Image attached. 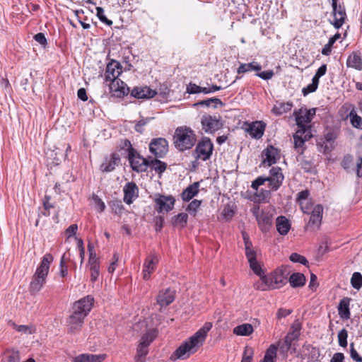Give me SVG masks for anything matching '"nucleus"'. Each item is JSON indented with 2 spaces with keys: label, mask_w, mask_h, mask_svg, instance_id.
Segmentation results:
<instances>
[{
  "label": "nucleus",
  "mask_w": 362,
  "mask_h": 362,
  "mask_svg": "<svg viewBox=\"0 0 362 362\" xmlns=\"http://www.w3.org/2000/svg\"><path fill=\"white\" fill-rule=\"evenodd\" d=\"M93 302L94 298L88 295L74 303L71 314L66 319L69 334H75L81 331L86 317L92 309Z\"/></svg>",
  "instance_id": "1"
},
{
  "label": "nucleus",
  "mask_w": 362,
  "mask_h": 362,
  "mask_svg": "<svg viewBox=\"0 0 362 362\" xmlns=\"http://www.w3.org/2000/svg\"><path fill=\"white\" fill-rule=\"evenodd\" d=\"M212 328V323L206 322L191 337L184 341L171 356V359H187L203 345L207 333Z\"/></svg>",
  "instance_id": "2"
},
{
  "label": "nucleus",
  "mask_w": 362,
  "mask_h": 362,
  "mask_svg": "<svg viewBox=\"0 0 362 362\" xmlns=\"http://www.w3.org/2000/svg\"><path fill=\"white\" fill-rule=\"evenodd\" d=\"M53 259L54 257L50 253H47L42 257L29 285V291L32 295L37 293L46 283L50 264Z\"/></svg>",
  "instance_id": "3"
},
{
  "label": "nucleus",
  "mask_w": 362,
  "mask_h": 362,
  "mask_svg": "<svg viewBox=\"0 0 362 362\" xmlns=\"http://www.w3.org/2000/svg\"><path fill=\"white\" fill-rule=\"evenodd\" d=\"M197 141L194 132L189 127H180L175 130L174 135V144L175 147L184 151L190 149Z\"/></svg>",
  "instance_id": "4"
},
{
  "label": "nucleus",
  "mask_w": 362,
  "mask_h": 362,
  "mask_svg": "<svg viewBox=\"0 0 362 362\" xmlns=\"http://www.w3.org/2000/svg\"><path fill=\"white\" fill-rule=\"evenodd\" d=\"M259 276L262 282L259 284H256L255 287L257 289L261 291L279 288L287 282L286 277L284 276L282 270H276L270 275L262 276L261 274Z\"/></svg>",
  "instance_id": "5"
},
{
  "label": "nucleus",
  "mask_w": 362,
  "mask_h": 362,
  "mask_svg": "<svg viewBox=\"0 0 362 362\" xmlns=\"http://www.w3.org/2000/svg\"><path fill=\"white\" fill-rule=\"evenodd\" d=\"M251 212L255 216L258 226L262 232H267L273 223V214L271 209L260 210L259 206L255 205L251 209Z\"/></svg>",
  "instance_id": "6"
},
{
  "label": "nucleus",
  "mask_w": 362,
  "mask_h": 362,
  "mask_svg": "<svg viewBox=\"0 0 362 362\" xmlns=\"http://www.w3.org/2000/svg\"><path fill=\"white\" fill-rule=\"evenodd\" d=\"M278 346L271 344L267 349L264 358L259 362H276ZM254 349L250 346H245L241 362H252Z\"/></svg>",
  "instance_id": "7"
},
{
  "label": "nucleus",
  "mask_w": 362,
  "mask_h": 362,
  "mask_svg": "<svg viewBox=\"0 0 362 362\" xmlns=\"http://www.w3.org/2000/svg\"><path fill=\"white\" fill-rule=\"evenodd\" d=\"M131 151L128 156V160L132 170L137 173L146 172L149 167L150 157L145 158L138 153L135 149H131Z\"/></svg>",
  "instance_id": "8"
},
{
  "label": "nucleus",
  "mask_w": 362,
  "mask_h": 362,
  "mask_svg": "<svg viewBox=\"0 0 362 362\" xmlns=\"http://www.w3.org/2000/svg\"><path fill=\"white\" fill-rule=\"evenodd\" d=\"M214 150V145L211 139L208 137H204L199 141L195 148L194 154L197 159H201L204 161L210 158Z\"/></svg>",
  "instance_id": "9"
},
{
  "label": "nucleus",
  "mask_w": 362,
  "mask_h": 362,
  "mask_svg": "<svg viewBox=\"0 0 362 362\" xmlns=\"http://www.w3.org/2000/svg\"><path fill=\"white\" fill-rule=\"evenodd\" d=\"M313 136L311 129L309 128L303 127L298 128L293 135L294 148L297 153L303 154L305 149V142L308 141Z\"/></svg>",
  "instance_id": "10"
},
{
  "label": "nucleus",
  "mask_w": 362,
  "mask_h": 362,
  "mask_svg": "<svg viewBox=\"0 0 362 362\" xmlns=\"http://www.w3.org/2000/svg\"><path fill=\"white\" fill-rule=\"evenodd\" d=\"M315 113L316 108L309 110L301 108L298 112H295L296 124L298 128L303 129V127H305L311 129V126L309 124L313 120Z\"/></svg>",
  "instance_id": "11"
},
{
  "label": "nucleus",
  "mask_w": 362,
  "mask_h": 362,
  "mask_svg": "<svg viewBox=\"0 0 362 362\" xmlns=\"http://www.w3.org/2000/svg\"><path fill=\"white\" fill-rule=\"evenodd\" d=\"M148 148L155 158H163L168 151V143L164 138H155L151 141Z\"/></svg>",
  "instance_id": "12"
},
{
  "label": "nucleus",
  "mask_w": 362,
  "mask_h": 362,
  "mask_svg": "<svg viewBox=\"0 0 362 362\" xmlns=\"http://www.w3.org/2000/svg\"><path fill=\"white\" fill-rule=\"evenodd\" d=\"M203 130L206 133H213L223 127L220 116L204 115L201 119Z\"/></svg>",
  "instance_id": "13"
},
{
  "label": "nucleus",
  "mask_w": 362,
  "mask_h": 362,
  "mask_svg": "<svg viewBox=\"0 0 362 362\" xmlns=\"http://www.w3.org/2000/svg\"><path fill=\"white\" fill-rule=\"evenodd\" d=\"M267 178L270 190L277 191L284 180L281 168L278 166L272 167L269 170V175Z\"/></svg>",
  "instance_id": "14"
},
{
  "label": "nucleus",
  "mask_w": 362,
  "mask_h": 362,
  "mask_svg": "<svg viewBox=\"0 0 362 362\" xmlns=\"http://www.w3.org/2000/svg\"><path fill=\"white\" fill-rule=\"evenodd\" d=\"M154 202L156 209L158 213H168L173 209L175 199L173 196H165L158 194L156 195Z\"/></svg>",
  "instance_id": "15"
},
{
  "label": "nucleus",
  "mask_w": 362,
  "mask_h": 362,
  "mask_svg": "<svg viewBox=\"0 0 362 362\" xmlns=\"http://www.w3.org/2000/svg\"><path fill=\"white\" fill-rule=\"evenodd\" d=\"M262 162L264 165L271 166L275 164L280 159V151L272 145H269L262 152Z\"/></svg>",
  "instance_id": "16"
},
{
  "label": "nucleus",
  "mask_w": 362,
  "mask_h": 362,
  "mask_svg": "<svg viewBox=\"0 0 362 362\" xmlns=\"http://www.w3.org/2000/svg\"><path fill=\"white\" fill-rule=\"evenodd\" d=\"M323 206L317 204L313 209L306 228L310 230H315L320 228L322 219Z\"/></svg>",
  "instance_id": "17"
},
{
  "label": "nucleus",
  "mask_w": 362,
  "mask_h": 362,
  "mask_svg": "<svg viewBox=\"0 0 362 362\" xmlns=\"http://www.w3.org/2000/svg\"><path fill=\"white\" fill-rule=\"evenodd\" d=\"M337 2L338 1H336V6H334V4L332 2V13L334 16V20L333 22H331V24L333 25L336 29H339L345 23L346 13L344 6L340 4L338 5Z\"/></svg>",
  "instance_id": "18"
},
{
  "label": "nucleus",
  "mask_w": 362,
  "mask_h": 362,
  "mask_svg": "<svg viewBox=\"0 0 362 362\" xmlns=\"http://www.w3.org/2000/svg\"><path fill=\"white\" fill-rule=\"evenodd\" d=\"M110 90L112 96L123 98L129 93V88L121 79H117L110 82Z\"/></svg>",
  "instance_id": "19"
},
{
  "label": "nucleus",
  "mask_w": 362,
  "mask_h": 362,
  "mask_svg": "<svg viewBox=\"0 0 362 362\" xmlns=\"http://www.w3.org/2000/svg\"><path fill=\"white\" fill-rule=\"evenodd\" d=\"M247 126L245 131L254 139H259L264 134L266 124L262 121H256L252 123L245 122Z\"/></svg>",
  "instance_id": "20"
},
{
  "label": "nucleus",
  "mask_w": 362,
  "mask_h": 362,
  "mask_svg": "<svg viewBox=\"0 0 362 362\" xmlns=\"http://www.w3.org/2000/svg\"><path fill=\"white\" fill-rule=\"evenodd\" d=\"M122 73V66L120 63L115 60L109 62L106 67L105 78L106 81H112L118 78Z\"/></svg>",
  "instance_id": "21"
},
{
  "label": "nucleus",
  "mask_w": 362,
  "mask_h": 362,
  "mask_svg": "<svg viewBox=\"0 0 362 362\" xmlns=\"http://www.w3.org/2000/svg\"><path fill=\"white\" fill-rule=\"evenodd\" d=\"M120 162L119 156L116 153H112L109 157H105L101 165L100 170L103 173H110L115 169V167Z\"/></svg>",
  "instance_id": "22"
},
{
  "label": "nucleus",
  "mask_w": 362,
  "mask_h": 362,
  "mask_svg": "<svg viewBox=\"0 0 362 362\" xmlns=\"http://www.w3.org/2000/svg\"><path fill=\"white\" fill-rule=\"evenodd\" d=\"M157 94L155 90L148 86H136L131 90V96L137 99H148L153 98Z\"/></svg>",
  "instance_id": "23"
},
{
  "label": "nucleus",
  "mask_w": 362,
  "mask_h": 362,
  "mask_svg": "<svg viewBox=\"0 0 362 362\" xmlns=\"http://www.w3.org/2000/svg\"><path fill=\"white\" fill-rule=\"evenodd\" d=\"M124 202L127 204H131L134 199L139 196V188L133 182H127L123 189Z\"/></svg>",
  "instance_id": "24"
},
{
  "label": "nucleus",
  "mask_w": 362,
  "mask_h": 362,
  "mask_svg": "<svg viewBox=\"0 0 362 362\" xmlns=\"http://www.w3.org/2000/svg\"><path fill=\"white\" fill-rule=\"evenodd\" d=\"M175 300V291L170 288L160 291L157 296V303L161 307L168 306Z\"/></svg>",
  "instance_id": "25"
},
{
  "label": "nucleus",
  "mask_w": 362,
  "mask_h": 362,
  "mask_svg": "<svg viewBox=\"0 0 362 362\" xmlns=\"http://www.w3.org/2000/svg\"><path fill=\"white\" fill-rule=\"evenodd\" d=\"M245 255L250 264V269L257 276L262 274L261 266L257 261V252L254 249L245 251Z\"/></svg>",
  "instance_id": "26"
},
{
  "label": "nucleus",
  "mask_w": 362,
  "mask_h": 362,
  "mask_svg": "<svg viewBox=\"0 0 362 362\" xmlns=\"http://www.w3.org/2000/svg\"><path fill=\"white\" fill-rule=\"evenodd\" d=\"M106 356V354H81L76 356L73 362H103Z\"/></svg>",
  "instance_id": "27"
},
{
  "label": "nucleus",
  "mask_w": 362,
  "mask_h": 362,
  "mask_svg": "<svg viewBox=\"0 0 362 362\" xmlns=\"http://www.w3.org/2000/svg\"><path fill=\"white\" fill-rule=\"evenodd\" d=\"M88 267L90 271V281L95 282L98 280L100 274L99 259L94 255H90L88 258Z\"/></svg>",
  "instance_id": "28"
},
{
  "label": "nucleus",
  "mask_w": 362,
  "mask_h": 362,
  "mask_svg": "<svg viewBox=\"0 0 362 362\" xmlns=\"http://www.w3.org/2000/svg\"><path fill=\"white\" fill-rule=\"evenodd\" d=\"M351 298L348 297L343 298L338 305V313L343 320H348L351 317L350 305Z\"/></svg>",
  "instance_id": "29"
},
{
  "label": "nucleus",
  "mask_w": 362,
  "mask_h": 362,
  "mask_svg": "<svg viewBox=\"0 0 362 362\" xmlns=\"http://www.w3.org/2000/svg\"><path fill=\"white\" fill-rule=\"evenodd\" d=\"M158 260L156 257H148L144 264L143 268V278L145 280H148L151 276V274L153 272Z\"/></svg>",
  "instance_id": "30"
},
{
  "label": "nucleus",
  "mask_w": 362,
  "mask_h": 362,
  "mask_svg": "<svg viewBox=\"0 0 362 362\" xmlns=\"http://www.w3.org/2000/svg\"><path fill=\"white\" fill-rule=\"evenodd\" d=\"M346 65L348 67L355 69L358 71H361L362 57L361 56V53L358 52H353L346 60Z\"/></svg>",
  "instance_id": "31"
},
{
  "label": "nucleus",
  "mask_w": 362,
  "mask_h": 362,
  "mask_svg": "<svg viewBox=\"0 0 362 362\" xmlns=\"http://www.w3.org/2000/svg\"><path fill=\"white\" fill-rule=\"evenodd\" d=\"M199 182H195L189 185L181 194V197L184 202H189L199 192Z\"/></svg>",
  "instance_id": "32"
},
{
  "label": "nucleus",
  "mask_w": 362,
  "mask_h": 362,
  "mask_svg": "<svg viewBox=\"0 0 362 362\" xmlns=\"http://www.w3.org/2000/svg\"><path fill=\"white\" fill-rule=\"evenodd\" d=\"M276 230L281 235L288 234L290 228L291 223L284 216H280L276 218Z\"/></svg>",
  "instance_id": "33"
},
{
  "label": "nucleus",
  "mask_w": 362,
  "mask_h": 362,
  "mask_svg": "<svg viewBox=\"0 0 362 362\" xmlns=\"http://www.w3.org/2000/svg\"><path fill=\"white\" fill-rule=\"evenodd\" d=\"M262 69V66L257 62H252L250 63H241L238 68L237 73L238 74H245L252 71H259Z\"/></svg>",
  "instance_id": "34"
},
{
  "label": "nucleus",
  "mask_w": 362,
  "mask_h": 362,
  "mask_svg": "<svg viewBox=\"0 0 362 362\" xmlns=\"http://www.w3.org/2000/svg\"><path fill=\"white\" fill-rule=\"evenodd\" d=\"M253 332V327L249 323L240 325L233 329V334L238 336H250Z\"/></svg>",
  "instance_id": "35"
},
{
  "label": "nucleus",
  "mask_w": 362,
  "mask_h": 362,
  "mask_svg": "<svg viewBox=\"0 0 362 362\" xmlns=\"http://www.w3.org/2000/svg\"><path fill=\"white\" fill-rule=\"evenodd\" d=\"M158 158H155L151 159L150 158L148 168H151V170H155L156 173L160 175L166 170L167 164Z\"/></svg>",
  "instance_id": "36"
},
{
  "label": "nucleus",
  "mask_w": 362,
  "mask_h": 362,
  "mask_svg": "<svg viewBox=\"0 0 362 362\" xmlns=\"http://www.w3.org/2000/svg\"><path fill=\"white\" fill-rule=\"evenodd\" d=\"M289 283L293 288L303 286L305 283V277L301 273H293L289 277Z\"/></svg>",
  "instance_id": "37"
},
{
  "label": "nucleus",
  "mask_w": 362,
  "mask_h": 362,
  "mask_svg": "<svg viewBox=\"0 0 362 362\" xmlns=\"http://www.w3.org/2000/svg\"><path fill=\"white\" fill-rule=\"evenodd\" d=\"M188 220V215L186 213H180L172 219V224L175 227L183 228L186 226Z\"/></svg>",
  "instance_id": "38"
},
{
  "label": "nucleus",
  "mask_w": 362,
  "mask_h": 362,
  "mask_svg": "<svg viewBox=\"0 0 362 362\" xmlns=\"http://www.w3.org/2000/svg\"><path fill=\"white\" fill-rule=\"evenodd\" d=\"M50 197L45 195L42 200V209L39 212L38 216H50V209L54 208V205L50 202Z\"/></svg>",
  "instance_id": "39"
},
{
  "label": "nucleus",
  "mask_w": 362,
  "mask_h": 362,
  "mask_svg": "<svg viewBox=\"0 0 362 362\" xmlns=\"http://www.w3.org/2000/svg\"><path fill=\"white\" fill-rule=\"evenodd\" d=\"M21 357L18 351L7 350L4 353L2 362H20Z\"/></svg>",
  "instance_id": "40"
},
{
  "label": "nucleus",
  "mask_w": 362,
  "mask_h": 362,
  "mask_svg": "<svg viewBox=\"0 0 362 362\" xmlns=\"http://www.w3.org/2000/svg\"><path fill=\"white\" fill-rule=\"evenodd\" d=\"M292 103L290 102L280 103L273 107V112L276 115H281L290 111L292 108Z\"/></svg>",
  "instance_id": "41"
},
{
  "label": "nucleus",
  "mask_w": 362,
  "mask_h": 362,
  "mask_svg": "<svg viewBox=\"0 0 362 362\" xmlns=\"http://www.w3.org/2000/svg\"><path fill=\"white\" fill-rule=\"evenodd\" d=\"M8 325L15 329L17 332L23 334H31L35 332L34 327L30 325H18L11 320L8 322Z\"/></svg>",
  "instance_id": "42"
},
{
  "label": "nucleus",
  "mask_w": 362,
  "mask_h": 362,
  "mask_svg": "<svg viewBox=\"0 0 362 362\" xmlns=\"http://www.w3.org/2000/svg\"><path fill=\"white\" fill-rule=\"evenodd\" d=\"M148 353V346L139 344L137 350L136 355L135 356V362H145L146 356Z\"/></svg>",
  "instance_id": "43"
},
{
  "label": "nucleus",
  "mask_w": 362,
  "mask_h": 362,
  "mask_svg": "<svg viewBox=\"0 0 362 362\" xmlns=\"http://www.w3.org/2000/svg\"><path fill=\"white\" fill-rule=\"evenodd\" d=\"M156 337V329H150L146 332L141 338L140 343L141 344L145 345L148 347L150 344L154 340Z\"/></svg>",
  "instance_id": "44"
},
{
  "label": "nucleus",
  "mask_w": 362,
  "mask_h": 362,
  "mask_svg": "<svg viewBox=\"0 0 362 362\" xmlns=\"http://www.w3.org/2000/svg\"><path fill=\"white\" fill-rule=\"evenodd\" d=\"M310 192L308 189L302 190L297 194L296 201L300 204V209H305V202L309 199Z\"/></svg>",
  "instance_id": "45"
},
{
  "label": "nucleus",
  "mask_w": 362,
  "mask_h": 362,
  "mask_svg": "<svg viewBox=\"0 0 362 362\" xmlns=\"http://www.w3.org/2000/svg\"><path fill=\"white\" fill-rule=\"evenodd\" d=\"M351 123L353 127L362 129V118L358 116L355 110H351L349 113Z\"/></svg>",
  "instance_id": "46"
},
{
  "label": "nucleus",
  "mask_w": 362,
  "mask_h": 362,
  "mask_svg": "<svg viewBox=\"0 0 362 362\" xmlns=\"http://www.w3.org/2000/svg\"><path fill=\"white\" fill-rule=\"evenodd\" d=\"M353 288L359 290L362 287V275L359 272H354L351 279Z\"/></svg>",
  "instance_id": "47"
},
{
  "label": "nucleus",
  "mask_w": 362,
  "mask_h": 362,
  "mask_svg": "<svg viewBox=\"0 0 362 362\" xmlns=\"http://www.w3.org/2000/svg\"><path fill=\"white\" fill-rule=\"evenodd\" d=\"M301 329V323L299 320H296L291 326L290 331L288 334L298 339Z\"/></svg>",
  "instance_id": "48"
},
{
  "label": "nucleus",
  "mask_w": 362,
  "mask_h": 362,
  "mask_svg": "<svg viewBox=\"0 0 362 362\" xmlns=\"http://www.w3.org/2000/svg\"><path fill=\"white\" fill-rule=\"evenodd\" d=\"M112 211L115 214H121L124 209L121 200H113L110 202Z\"/></svg>",
  "instance_id": "49"
},
{
  "label": "nucleus",
  "mask_w": 362,
  "mask_h": 362,
  "mask_svg": "<svg viewBox=\"0 0 362 362\" xmlns=\"http://www.w3.org/2000/svg\"><path fill=\"white\" fill-rule=\"evenodd\" d=\"M297 339L293 336L287 334V335L284 338V341L283 344L280 346V349L282 351H287L290 349L292 342Z\"/></svg>",
  "instance_id": "50"
},
{
  "label": "nucleus",
  "mask_w": 362,
  "mask_h": 362,
  "mask_svg": "<svg viewBox=\"0 0 362 362\" xmlns=\"http://www.w3.org/2000/svg\"><path fill=\"white\" fill-rule=\"evenodd\" d=\"M347 337L348 332L346 329H342L338 333V342L339 345L341 347H346L347 346Z\"/></svg>",
  "instance_id": "51"
},
{
  "label": "nucleus",
  "mask_w": 362,
  "mask_h": 362,
  "mask_svg": "<svg viewBox=\"0 0 362 362\" xmlns=\"http://www.w3.org/2000/svg\"><path fill=\"white\" fill-rule=\"evenodd\" d=\"M289 259L293 262H298L303 265L306 266L308 264V261L307 260V259L305 257L296 252L292 253L289 257Z\"/></svg>",
  "instance_id": "52"
},
{
  "label": "nucleus",
  "mask_w": 362,
  "mask_h": 362,
  "mask_svg": "<svg viewBox=\"0 0 362 362\" xmlns=\"http://www.w3.org/2000/svg\"><path fill=\"white\" fill-rule=\"evenodd\" d=\"M151 119L152 118L151 117H146L142 118L140 120H139L134 126L135 131L136 132L142 134L144 131V127L146 126Z\"/></svg>",
  "instance_id": "53"
},
{
  "label": "nucleus",
  "mask_w": 362,
  "mask_h": 362,
  "mask_svg": "<svg viewBox=\"0 0 362 362\" xmlns=\"http://www.w3.org/2000/svg\"><path fill=\"white\" fill-rule=\"evenodd\" d=\"M300 165L301 168L306 173H311L314 168V164L310 160L303 159Z\"/></svg>",
  "instance_id": "54"
},
{
  "label": "nucleus",
  "mask_w": 362,
  "mask_h": 362,
  "mask_svg": "<svg viewBox=\"0 0 362 362\" xmlns=\"http://www.w3.org/2000/svg\"><path fill=\"white\" fill-rule=\"evenodd\" d=\"M96 11L97 16L98 17L100 21L108 25H111L112 24V21L107 19L106 16L104 15V10L102 7H97Z\"/></svg>",
  "instance_id": "55"
},
{
  "label": "nucleus",
  "mask_w": 362,
  "mask_h": 362,
  "mask_svg": "<svg viewBox=\"0 0 362 362\" xmlns=\"http://www.w3.org/2000/svg\"><path fill=\"white\" fill-rule=\"evenodd\" d=\"M267 177L259 176L252 182L251 187L257 191L259 187L264 184L265 182H267Z\"/></svg>",
  "instance_id": "56"
},
{
  "label": "nucleus",
  "mask_w": 362,
  "mask_h": 362,
  "mask_svg": "<svg viewBox=\"0 0 362 362\" xmlns=\"http://www.w3.org/2000/svg\"><path fill=\"white\" fill-rule=\"evenodd\" d=\"M350 356L351 358L356 362H362V357L358 354L354 348V344H350Z\"/></svg>",
  "instance_id": "57"
},
{
  "label": "nucleus",
  "mask_w": 362,
  "mask_h": 362,
  "mask_svg": "<svg viewBox=\"0 0 362 362\" xmlns=\"http://www.w3.org/2000/svg\"><path fill=\"white\" fill-rule=\"evenodd\" d=\"M256 76L259 77L260 78L263 80H269L271 79L274 75V73L272 70H267L262 72L257 71Z\"/></svg>",
  "instance_id": "58"
},
{
  "label": "nucleus",
  "mask_w": 362,
  "mask_h": 362,
  "mask_svg": "<svg viewBox=\"0 0 362 362\" xmlns=\"http://www.w3.org/2000/svg\"><path fill=\"white\" fill-rule=\"evenodd\" d=\"M68 274V269L65 262V254H64L60 260V275L65 277Z\"/></svg>",
  "instance_id": "59"
},
{
  "label": "nucleus",
  "mask_w": 362,
  "mask_h": 362,
  "mask_svg": "<svg viewBox=\"0 0 362 362\" xmlns=\"http://www.w3.org/2000/svg\"><path fill=\"white\" fill-rule=\"evenodd\" d=\"M200 90L201 86L193 83H189L187 86V93L189 94L199 93Z\"/></svg>",
  "instance_id": "60"
},
{
  "label": "nucleus",
  "mask_w": 362,
  "mask_h": 362,
  "mask_svg": "<svg viewBox=\"0 0 362 362\" xmlns=\"http://www.w3.org/2000/svg\"><path fill=\"white\" fill-rule=\"evenodd\" d=\"M200 205H201V201L197 200V199H194L193 201H192L189 203V204L188 205V206L187 208V210L189 212H193L195 214L197 209L200 206Z\"/></svg>",
  "instance_id": "61"
},
{
  "label": "nucleus",
  "mask_w": 362,
  "mask_h": 362,
  "mask_svg": "<svg viewBox=\"0 0 362 362\" xmlns=\"http://www.w3.org/2000/svg\"><path fill=\"white\" fill-rule=\"evenodd\" d=\"M256 196L259 202H265L270 197V191L262 189L259 192H256Z\"/></svg>",
  "instance_id": "62"
},
{
  "label": "nucleus",
  "mask_w": 362,
  "mask_h": 362,
  "mask_svg": "<svg viewBox=\"0 0 362 362\" xmlns=\"http://www.w3.org/2000/svg\"><path fill=\"white\" fill-rule=\"evenodd\" d=\"M93 200L95 201L98 211L99 212L104 211L105 209V204L104 202L97 195L93 196Z\"/></svg>",
  "instance_id": "63"
},
{
  "label": "nucleus",
  "mask_w": 362,
  "mask_h": 362,
  "mask_svg": "<svg viewBox=\"0 0 362 362\" xmlns=\"http://www.w3.org/2000/svg\"><path fill=\"white\" fill-rule=\"evenodd\" d=\"M242 235H243V241H244L245 251L253 249L252 243L251 240H250V237H249L248 234L246 232H243Z\"/></svg>",
  "instance_id": "64"
}]
</instances>
